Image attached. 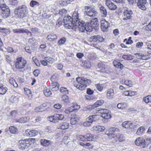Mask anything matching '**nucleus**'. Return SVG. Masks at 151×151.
I'll return each instance as SVG.
<instances>
[{
	"label": "nucleus",
	"instance_id": "obj_3",
	"mask_svg": "<svg viewBox=\"0 0 151 151\" xmlns=\"http://www.w3.org/2000/svg\"><path fill=\"white\" fill-rule=\"evenodd\" d=\"M64 25L65 27L68 29H72L76 31V22L70 16H64L63 19Z\"/></svg>",
	"mask_w": 151,
	"mask_h": 151
},
{
	"label": "nucleus",
	"instance_id": "obj_52",
	"mask_svg": "<svg viewBox=\"0 0 151 151\" xmlns=\"http://www.w3.org/2000/svg\"><path fill=\"white\" fill-rule=\"evenodd\" d=\"M151 143V138L148 137L145 138V142H144L145 144V147L147 146L148 144Z\"/></svg>",
	"mask_w": 151,
	"mask_h": 151
},
{
	"label": "nucleus",
	"instance_id": "obj_58",
	"mask_svg": "<svg viewBox=\"0 0 151 151\" xmlns=\"http://www.w3.org/2000/svg\"><path fill=\"white\" fill-rule=\"evenodd\" d=\"M32 60L37 66H39L40 65L38 60L37 59V58L35 57H33L32 58Z\"/></svg>",
	"mask_w": 151,
	"mask_h": 151
},
{
	"label": "nucleus",
	"instance_id": "obj_18",
	"mask_svg": "<svg viewBox=\"0 0 151 151\" xmlns=\"http://www.w3.org/2000/svg\"><path fill=\"white\" fill-rule=\"evenodd\" d=\"M124 16H126V18H124L123 19L127 20V19H130L131 17V15L133 14V12L131 10L129 9L126 10L124 12Z\"/></svg>",
	"mask_w": 151,
	"mask_h": 151
},
{
	"label": "nucleus",
	"instance_id": "obj_50",
	"mask_svg": "<svg viewBox=\"0 0 151 151\" xmlns=\"http://www.w3.org/2000/svg\"><path fill=\"white\" fill-rule=\"evenodd\" d=\"M124 84L129 87L132 86V82L131 81L124 80Z\"/></svg>",
	"mask_w": 151,
	"mask_h": 151
},
{
	"label": "nucleus",
	"instance_id": "obj_14",
	"mask_svg": "<svg viewBox=\"0 0 151 151\" xmlns=\"http://www.w3.org/2000/svg\"><path fill=\"white\" fill-rule=\"evenodd\" d=\"M106 4L111 10H114L117 8L116 5L109 0L106 1Z\"/></svg>",
	"mask_w": 151,
	"mask_h": 151
},
{
	"label": "nucleus",
	"instance_id": "obj_54",
	"mask_svg": "<svg viewBox=\"0 0 151 151\" xmlns=\"http://www.w3.org/2000/svg\"><path fill=\"white\" fill-rule=\"evenodd\" d=\"M96 86L97 89L100 91H101L103 89V87L102 85L100 83L96 85Z\"/></svg>",
	"mask_w": 151,
	"mask_h": 151
},
{
	"label": "nucleus",
	"instance_id": "obj_31",
	"mask_svg": "<svg viewBox=\"0 0 151 151\" xmlns=\"http://www.w3.org/2000/svg\"><path fill=\"white\" fill-rule=\"evenodd\" d=\"M57 36L54 34H50L47 37V39L50 41H52L57 39Z\"/></svg>",
	"mask_w": 151,
	"mask_h": 151
},
{
	"label": "nucleus",
	"instance_id": "obj_57",
	"mask_svg": "<svg viewBox=\"0 0 151 151\" xmlns=\"http://www.w3.org/2000/svg\"><path fill=\"white\" fill-rule=\"evenodd\" d=\"M93 147V145L90 142L86 143L85 144V147L87 149H90Z\"/></svg>",
	"mask_w": 151,
	"mask_h": 151
},
{
	"label": "nucleus",
	"instance_id": "obj_41",
	"mask_svg": "<svg viewBox=\"0 0 151 151\" xmlns=\"http://www.w3.org/2000/svg\"><path fill=\"white\" fill-rule=\"evenodd\" d=\"M122 58L124 59L127 60H131L133 58L132 56L130 54L127 55H124L122 56Z\"/></svg>",
	"mask_w": 151,
	"mask_h": 151
},
{
	"label": "nucleus",
	"instance_id": "obj_5",
	"mask_svg": "<svg viewBox=\"0 0 151 151\" xmlns=\"http://www.w3.org/2000/svg\"><path fill=\"white\" fill-rule=\"evenodd\" d=\"M86 23L80 18L79 14L78 13L76 15V26H78V29L81 32H84L85 31Z\"/></svg>",
	"mask_w": 151,
	"mask_h": 151
},
{
	"label": "nucleus",
	"instance_id": "obj_60",
	"mask_svg": "<svg viewBox=\"0 0 151 151\" xmlns=\"http://www.w3.org/2000/svg\"><path fill=\"white\" fill-rule=\"evenodd\" d=\"M66 41V39L65 37H63L61 39L58 41V43L60 45L64 44Z\"/></svg>",
	"mask_w": 151,
	"mask_h": 151
},
{
	"label": "nucleus",
	"instance_id": "obj_25",
	"mask_svg": "<svg viewBox=\"0 0 151 151\" xmlns=\"http://www.w3.org/2000/svg\"><path fill=\"white\" fill-rule=\"evenodd\" d=\"M45 104H42V106L36 108L35 109V111L36 112H38L40 111H43L45 110Z\"/></svg>",
	"mask_w": 151,
	"mask_h": 151
},
{
	"label": "nucleus",
	"instance_id": "obj_37",
	"mask_svg": "<svg viewBox=\"0 0 151 151\" xmlns=\"http://www.w3.org/2000/svg\"><path fill=\"white\" fill-rule=\"evenodd\" d=\"M7 88L6 87H4L3 86H0V94L3 95L7 91Z\"/></svg>",
	"mask_w": 151,
	"mask_h": 151
},
{
	"label": "nucleus",
	"instance_id": "obj_51",
	"mask_svg": "<svg viewBox=\"0 0 151 151\" xmlns=\"http://www.w3.org/2000/svg\"><path fill=\"white\" fill-rule=\"evenodd\" d=\"M131 37H129L128 40H127V39H125L124 40V42H125L126 41L125 43L126 45H131L133 42V41L131 40Z\"/></svg>",
	"mask_w": 151,
	"mask_h": 151
},
{
	"label": "nucleus",
	"instance_id": "obj_22",
	"mask_svg": "<svg viewBox=\"0 0 151 151\" xmlns=\"http://www.w3.org/2000/svg\"><path fill=\"white\" fill-rule=\"evenodd\" d=\"M115 136L116 141L119 140L120 142H122L125 140L123 134L118 133L116 134Z\"/></svg>",
	"mask_w": 151,
	"mask_h": 151
},
{
	"label": "nucleus",
	"instance_id": "obj_42",
	"mask_svg": "<svg viewBox=\"0 0 151 151\" xmlns=\"http://www.w3.org/2000/svg\"><path fill=\"white\" fill-rule=\"evenodd\" d=\"M143 100L146 103L151 102V95L147 96L144 97L143 98Z\"/></svg>",
	"mask_w": 151,
	"mask_h": 151
},
{
	"label": "nucleus",
	"instance_id": "obj_62",
	"mask_svg": "<svg viewBox=\"0 0 151 151\" xmlns=\"http://www.w3.org/2000/svg\"><path fill=\"white\" fill-rule=\"evenodd\" d=\"M145 43L147 46V48L151 50V41H147L145 42Z\"/></svg>",
	"mask_w": 151,
	"mask_h": 151
},
{
	"label": "nucleus",
	"instance_id": "obj_64",
	"mask_svg": "<svg viewBox=\"0 0 151 151\" xmlns=\"http://www.w3.org/2000/svg\"><path fill=\"white\" fill-rule=\"evenodd\" d=\"M76 56L78 58L81 59L84 56V54L82 53L79 52L77 54Z\"/></svg>",
	"mask_w": 151,
	"mask_h": 151
},
{
	"label": "nucleus",
	"instance_id": "obj_21",
	"mask_svg": "<svg viewBox=\"0 0 151 151\" xmlns=\"http://www.w3.org/2000/svg\"><path fill=\"white\" fill-rule=\"evenodd\" d=\"M1 15L4 18H7L10 14V9H8L4 11H1Z\"/></svg>",
	"mask_w": 151,
	"mask_h": 151
},
{
	"label": "nucleus",
	"instance_id": "obj_2",
	"mask_svg": "<svg viewBox=\"0 0 151 151\" xmlns=\"http://www.w3.org/2000/svg\"><path fill=\"white\" fill-rule=\"evenodd\" d=\"M28 11L27 7L25 5H22L15 9L14 12L17 17L22 18L27 15Z\"/></svg>",
	"mask_w": 151,
	"mask_h": 151
},
{
	"label": "nucleus",
	"instance_id": "obj_40",
	"mask_svg": "<svg viewBox=\"0 0 151 151\" xmlns=\"http://www.w3.org/2000/svg\"><path fill=\"white\" fill-rule=\"evenodd\" d=\"M60 91L63 94L66 95L68 94V90L66 88L61 87L60 88Z\"/></svg>",
	"mask_w": 151,
	"mask_h": 151
},
{
	"label": "nucleus",
	"instance_id": "obj_12",
	"mask_svg": "<svg viewBox=\"0 0 151 151\" xmlns=\"http://www.w3.org/2000/svg\"><path fill=\"white\" fill-rule=\"evenodd\" d=\"M90 39L92 40H90L93 42H103L104 40V39L103 37L99 35L92 36Z\"/></svg>",
	"mask_w": 151,
	"mask_h": 151
},
{
	"label": "nucleus",
	"instance_id": "obj_26",
	"mask_svg": "<svg viewBox=\"0 0 151 151\" xmlns=\"http://www.w3.org/2000/svg\"><path fill=\"white\" fill-rule=\"evenodd\" d=\"M104 100H101L97 101L93 105L92 107L94 108L99 106L102 105L104 103Z\"/></svg>",
	"mask_w": 151,
	"mask_h": 151
},
{
	"label": "nucleus",
	"instance_id": "obj_35",
	"mask_svg": "<svg viewBox=\"0 0 151 151\" xmlns=\"http://www.w3.org/2000/svg\"><path fill=\"white\" fill-rule=\"evenodd\" d=\"M26 33L27 35L31 36L32 34L31 32L29 31L28 29L24 28H21L20 33Z\"/></svg>",
	"mask_w": 151,
	"mask_h": 151
},
{
	"label": "nucleus",
	"instance_id": "obj_39",
	"mask_svg": "<svg viewBox=\"0 0 151 151\" xmlns=\"http://www.w3.org/2000/svg\"><path fill=\"white\" fill-rule=\"evenodd\" d=\"M93 116H90L88 118L86 119L87 122L92 123V122H96L98 120L97 119H94L93 118Z\"/></svg>",
	"mask_w": 151,
	"mask_h": 151
},
{
	"label": "nucleus",
	"instance_id": "obj_27",
	"mask_svg": "<svg viewBox=\"0 0 151 151\" xmlns=\"http://www.w3.org/2000/svg\"><path fill=\"white\" fill-rule=\"evenodd\" d=\"M85 30L86 31L91 32L93 29L91 23H86L85 27Z\"/></svg>",
	"mask_w": 151,
	"mask_h": 151
},
{
	"label": "nucleus",
	"instance_id": "obj_47",
	"mask_svg": "<svg viewBox=\"0 0 151 151\" xmlns=\"http://www.w3.org/2000/svg\"><path fill=\"white\" fill-rule=\"evenodd\" d=\"M10 132L12 133L15 134L17 130V129L14 126H11L9 127Z\"/></svg>",
	"mask_w": 151,
	"mask_h": 151
},
{
	"label": "nucleus",
	"instance_id": "obj_36",
	"mask_svg": "<svg viewBox=\"0 0 151 151\" xmlns=\"http://www.w3.org/2000/svg\"><path fill=\"white\" fill-rule=\"evenodd\" d=\"M43 92L45 95L47 96H50L52 94L50 90L46 87L44 88Z\"/></svg>",
	"mask_w": 151,
	"mask_h": 151
},
{
	"label": "nucleus",
	"instance_id": "obj_46",
	"mask_svg": "<svg viewBox=\"0 0 151 151\" xmlns=\"http://www.w3.org/2000/svg\"><path fill=\"white\" fill-rule=\"evenodd\" d=\"M48 120L50 122L56 123L55 114L52 116H51L49 117L48 118Z\"/></svg>",
	"mask_w": 151,
	"mask_h": 151
},
{
	"label": "nucleus",
	"instance_id": "obj_63",
	"mask_svg": "<svg viewBox=\"0 0 151 151\" xmlns=\"http://www.w3.org/2000/svg\"><path fill=\"white\" fill-rule=\"evenodd\" d=\"M17 113H18L17 111L15 110H14L12 111L10 113L11 115L13 117H15V116H16L17 114Z\"/></svg>",
	"mask_w": 151,
	"mask_h": 151
},
{
	"label": "nucleus",
	"instance_id": "obj_43",
	"mask_svg": "<svg viewBox=\"0 0 151 151\" xmlns=\"http://www.w3.org/2000/svg\"><path fill=\"white\" fill-rule=\"evenodd\" d=\"M10 83L14 87H17L18 84L15 82V80L12 78H11L9 80Z\"/></svg>",
	"mask_w": 151,
	"mask_h": 151
},
{
	"label": "nucleus",
	"instance_id": "obj_61",
	"mask_svg": "<svg viewBox=\"0 0 151 151\" xmlns=\"http://www.w3.org/2000/svg\"><path fill=\"white\" fill-rule=\"evenodd\" d=\"M19 64L18 66H25L27 64V61L24 59H23L22 61Z\"/></svg>",
	"mask_w": 151,
	"mask_h": 151
},
{
	"label": "nucleus",
	"instance_id": "obj_4",
	"mask_svg": "<svg viewBox=\"0 0 151 151\" xmlns=\"http://www.w3.org/2000/svg\"><path fill=\"white\" fill-rule=\"evenodd\" d=\"M35 139L33 138H29L24 140H21L19 142L18 146L19 148L24 150L28 147L31 144V142Z\"/></svg>",
	"mask_w": 151,
	"mask_h": 151
},
{
	"label": "nucleus",
	"instance_id": "obj_56",
	"mask_svg": "<svg viewBox=\"0 0 151 151\" xmlns=\"http://www.w3.org/2000/svg\"><path fill=\"white\" fill-rule=\"evenodd\" d=\"M23 59L21 57H19L17 58L16 59V65L19 66V64L20 63L21 61H22Z\"/></svg>",
	"mask_w": 151,
	"mask_h": 151
},
{
	"label": "nucleus",
	"instance_id": "obj_29",
	"mask_svg": "<svg viewBox=\"0 0 151 151\" xmlns=\"http://www.w3.org/2000/svg\"><path fill=\"white\" fill-rule=\"evenodd\" d=\"M127 106V104L126 103H119L117 105V108L121 110L125 109Z\"/></svg>",
	"mask_w": 151,
	"mask_h": 151
},
{
	"label": "nucleus",
	"instance_id": "obj_59",
	"mask_svg": "<svg viewBox=\"0 0 151 151\" xmlns=\"http://www.w3.org/2000/svg\"><path fill=\"white\" fill-rule=\"evenodd\" d=\"M113 64L114 66H123L120 62L116 61H114L113 62Z\"/></svg>",
	"mask_w": 151,
	"mask_h": 151
},
{
	"label": "nucleus",
	"instance_id": "obj_15",
	"mask_svg": "<svg viewBox=\"0 0 151 151\" xmlns=\"http://www.w3.org/2000/svg\"><path fill=\"white\" fill-rule=\"evenodd\" d=\"M90 23L91 24L93 29H97L99 25V22L98 21L97 18H95L94 19H93L91 20V21Z\"/></svg>",
	"mask_w": 151,
	"mask_h": 151
},
{
	"label": "nucleus",
	"instance_id": "obj_13",
	"mask_svg": "<svg viewBox=\"0 0 151 151\" xmlns=\"http://www.w3.org/2000/svg\"><path fill=\"white\" fill-rule=\"evenodd\" d=\"M118 129L117 128L113 127L109 129V130H107L106 132V134L109 136L114 137V136L115 135V132L117 131Z\"/></svg>",
	"mask_w": 151,
	"mask_h": 151
},
{
	"label": "nucleus",
	"instance_id": "obj_49",
	"mask_svg": "<svg viewBox=\"0 0 151 151\" xmlns=\"http://www.w3.org/2000/svg\"><path fill=\"white\" fill-rule=\"evenodd\" d=\"M45 60L46 61L47 63H52L54 61L53 58L50 57H45Z\"/></svg>",
	"mask_w": 151,
	"mask_h": 151
},
{
	"label": "nucleus",
	"instance_id": "obj_38",
	"mask_svg": "<svg viewBox=\"0 0 151 151\" xmlns=\"http://www.w3.org/2000/svg\"><path fill=\"white\" fill-rule=\"evenodd\" d=\"M60 127L62 129H66L69 127V124L67 122L63 123L61 124Z\"/></svg>",
	"mask_w": 151,
	"mask_h": 151
},
{
	"label": "nucleus",
	"instance_id": "obj_16",
	"mask_svg": "<svg viewBox=\"0 0 151 151\" xmlns=\"http://www.w3.org/2000/svg\"><path fill=\"white\" fill-rule=\"evenodd\" d=\"M114 93L113 89L110 88L108 90L106 93V98L108 99H113Z\"/></svg>",
	"mask_w": 151,
	"mask_h": 151
},
{
	"label": "nucleus",
	"instance_id": "obj_28",
	"mask_svg": "<svg viewBox=\"0 0 151 151\" xmlns=\"http://www.w3.org/2000/svg\"><path fill=\"white\" fill-rule=\"evenodd\" d=\"M56 123L59 122L58 120H62L64 118L63 115L59 114H55Z\"/></svg>",
	"mask_w": 151,
	"mask_h": 151
},
{
	"label": "nucleus",
	"instance_id": "obj_30",
	"mask_svg": "<svg viewBox=\"0 0 151 151\" xmlns=\"http://www.w3.org/2000/svg\"><path fill=\"white\" fill-rule=\"evenodd\" d=\"M62 100L65 104H67L70 102L68 96L66 95H64L62 96Z\"/></svg>",
	"mask_w": 151,
	"mask_h": 151
},
{
	"label": "nucleus",
	"instance_id": "obj_11",
	"mask_svg": "<svg viewBox=\"0 0 151 151\" xmlns=\"http://www.w3.org/2000/svg\"><path fill=\"white\" fill-rule=\"evenodd\" d=\"M145 139L140 137H139L136 139L135 141V144L138 146H140L141 148L145 147Z\"/></svg>",
	"mask_w": 151,
	"mask_h": 151
},
{
	"label": "nucleus",
	"instance_id": "obj_1",
	"mask_svg": "<svg viewBox=\"0 0 151 151\" xmlns=\"http://www.w3.org/2000/svg\"><path fill=\"white\" fill-rule=\"evenodd\" d=\"M76 88L82 91L84 90L87 86L91 82V81L88 79L84 78L83 77H78L76 78Z\"/></svg>",
	"mask_w": 151,
	"mask_h": 151
},
{
	"label": "nucleus",
	"instance_id": "obj_34",
	"mask_svg": "<svg viewBox=\"0 0 151 151\" xmlns=\"http://www.w3.org/2000/svg\"><path fill=\"white\" fill-rule=\"evenodd\" d=\"M40 5V4L39 2L35 0H32L30 3V5L32 7H35Z\"/></svg>",
	"mask_w": 151,
	"mask_h": 151
},
{
	"label": "nucleus",
	"instance_id": "obj_9",
	"mask_svg": "<svg viewBox=\"0 0 151 151\" xmlns=\"http://www.w3.org/2000/svg\"><path fill=\"white\" fill-rule=\"evenodd\" d=\"M109 26V23L106 20L103 19L101 21V27L102 31L105 32L107 30L108 27Z\"/></svg>",
	"mask_w": 151,
	"mask_h": 151
},
{
	"label": "nucleus",
	"instance_id": "obj_45",
	"mask_svg": "<svg viewBox=\"0 0 151 151\" xmlns=\"http://www.w3.org/2000/svg\"><path fill=\"white\" fill-rule=\"evenodd\" d=\"M0 7L1 9V11H4L7 9H9V7L6 6L5 4H1Z\"/></svg>",
	"mask_w": 151,
	"mask_h": 151
},
{
	"label": "nucleus",
	"instance_id": "obj_53",
	"mask_svg": "<svg viewBox=\"0 0 151 151\" xmlns=\"http://www.w3.org/2000/svg\"><path fill=\"white\" fill-rule=\"evenodd\" d=\"M143 28L146 31H151V21L148 25L144 26Z\"/></svg>",
	"mask_w": 151,
	"mask_h": 151
},
{
	"label": "nucleus",
	"instance_id": "obj_20",
	"mask_svg": "<svg viewBox=\"0 0 151 151\" xmlns=\"http://www.w3.org/2000/svg\"><path fill=\"white\" fill-rule=\"evenodd\" d=\"M41 144L42 145L45 147H47L50 145L52 144V142L49 140H47L45 139L40 140Z\"/></svg>",
	"mask_w": 151,
	"mask_h": 151
},
{
	"label": "nucleus",
	"instance_id": "obj_8",
	"mask_svg": "<svg viewBox=\"0 0 151 151\" xmlns=\"http://www.w3.org/2000/svg\"><path fill=\"white\" fill-rule=\"evenodd\" d=\"M85 9H87L84 13L85 16H88L91 18L93 17L97 14V12L95 10L94 8H90L88 6H86Z\"/></svg>",
	"mask_w": 151,
	"mask_h": 151
},
{
	"label": "nucleus",
	"instance_id": "obj_24",
	"mask_svg": "<svg viewBox=\"0 0 151 151\" xmlns=\"http://www.w3.org/2000/svg\"><path fill=\"white\" fill-rule=\"evenodd\" d=\"M104 127L100 125L94 126L93 127V130L98 131L99 132H103L105 129Z\"/></svg>",
	"mask_w": 151,
	"mask_h": 151
},
{
	"label": "nucleus",
	"instance_id": "obj_48",
	"mask_svg": "<svg viewBox=\"0 0 151 151\" xmlns=\"http://www.w3.org/2000/svg\"><path fill=\"white\" fill-rule=\"evenodd\" d=\"M75 112L73 115H71L70 119V123L73 125H75L76 124V119L75 116Z\"/></svg>",
	"mask_w": 151,
	"mask_h": 151
},
{
	"label": "nucleus",
	"instance_id": "obj_10",
	"mask_svg": "<svg viewBox=\"0 0 151 151\" xmlns=\"http://www.w3.org/2000/svg\"><path fill=\"white\" fill-rule=\"evenodd\" d=\"M146 0H140L137 2V6L139 8L145 10L146 9Z\"/></svg>",
	"mask_w": 151,
	"mask_h": 151
},
{
	"label": "nucleus",
	"instance_id": "obj_6",
	"mask_svg": "<svg viewBox=\"0 0 151 151\" xmlns=\"http://www.w3.org/2000/svg\"><path fill=\"white\" fill-rule=\"evenodd\" d=\"M76 139L79 140L83 141H91L94 139V135L91 134H87L84 135H79L76 137Z\"/></svg>",
	"mask_w": 151,
	"mask_h": 151
},
{
	"label": "nucleus",
	"instance_id": "obj_7",
	"mask_svg": "<svg viewBox=\"0 0 151 151\" xmlns=\"http://www.w3.org/2000/svg\"><path fill=\"white\" fill-rule=\"evenodd\" d=\"M95 110V112L102 114L101 117L103 118L108 119L111 118L110 111L106 109H98Z\"/></svg>",
	"mask_w": 151,
	"mask_h": 151
},
{
	"label": "nucleus",
	"instance_id": "obj_55",
	"mask_svg": "<svg viewBox=\"0 0 151 151\" xmlns=\"http://www.w3.org/2000/svg\"><path fill=\"white\" fill-rule=\"evenodd\" d=\"M67 12V11L65 9H63L60 10L59 13L62 16H64V17Z\"/></svg>",
	"mask_w": 151,
	"mask_h": 151
},
{
	"label": "nucleus",
	"instance_id": "obj_17",
	"mask_svg": "<svg viewBox=\"0 0 151 151\" xmlns=\"http://www.w3.org/2000/svg\"><path fill=\"white\" fill-rule=\"evenodd\" d=\"M133 123L130 121L124 122L122 124V126L127 129L132 128L133 127Z\"/></svg>",
	"mask_w": 151,
	"mask_h": 151
},
{
	"label": "nucleus",
	"instance_id": "obj_23",
	"mask_svg": "<svg viewBox=\"0 0 151 151\" xmlns=\"http://www.w3.org/2000/svg\"><path fill=\"white\" fill-rule=\"evenodd\" d=\"M100 11L101 16L105 17H106L107 15V11L106 9L103 6H101L100 7Z\"/></svg>",
	"mask_w": 151,
	"mask_h": 151
},
{
	"label": "nucleus",
	"instance_id": "obj_19",
	"mask_svg": "<svg viewBox=\"0 0 151 151\" xmlns=\"http://www.w3.org/2000/svg\"><path fill=\"white\" fill-rule=\"evenodd\" d=\"M29 118L28 116H24L21 117L19 119H15L16 122L19 123H24L28 121Z\"/></svg>",
	"mask_w": 151,
	"mask_h": 151
},
{
	"label": "nucleus",
	"instance_id": "obj_44",
	"mask_svg": "<svg viewBox=\"0 0 151 151\" xmlns=\"http://www.w3.org/2000/svg\"><path fill=\"white\" fill-rule=\"evenodd\" d=\"M10 102L15 103L18 101V99L14 96H12L10 99Z\"/></svg>",
	"mask_w": 151,
	"mask_h": 151
},
{
	"label": "nucleus",
	"instance_id": "obj_32",
	"mask_svg": "<svg viewBox=\"0 0 151 151\" xmlns=\"http://www.w3.org/2000/svg\"><path fill=\"white\" fill-rule=\"evenodd\" d=\"M145 131V129L144 127H141L139 128L137 131V134L138 135H141L143 134Z\"/></svg>",
	"mask_w": 151,
	"mask_h": 151
},
{
	"label": "nucleus",
	"instance_id": "obj_33",
	"mask_svg": "<svg viewBox=\"0 0 151 151\" xmlns=\"http://www.w3.org/2000/svg\"><path fill=\"white\" fill-rule=\"evenodd\" d=\"M28 136L31 137L35 136L37 135L38 133V132L37 131L35 130H32L28 132Z\"/></svg>",
	"mask_w": 151,
	"mask_h": 151
}]
</instances>
